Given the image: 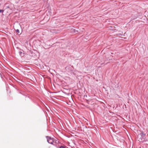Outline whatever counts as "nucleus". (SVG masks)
<instances>
[{
    "label": "nucleus",
    "mask_w": 148,
    "mask_h": 148,
    "mask_svg": "<svg viewBox=\"0 0 148 148\" xmlns=\"http://www.w3.org/2000/svg\"><path fill=\"white\" fill-rule=\"evenodd\" d=\"M47 141L48 142L51 144H53V143L54 142V141L53 140V138H51L50 137H47Z\"/></svg>",
    "instance_id": "f257e3e1"
},
{
    "label": "nucleus",
    "mask_w": 148,
    "mask_h": 148,
    "mask_svg": "<svg viewBox=\"0 0 148 148\" xmlns=\"http://www.w3.org/2000/svg\"><path fill=\"white\" fill-rule=\"evenodd\" d=\"M111 28H112V29H110L112 30H116L115 27L113 26H111L110 27Z\"/></svg>",
    "instance_id": "f03ea898"
},
{
    "label": "nucleus",
    "mask_w": 148,
    "mask_h": 148,
    "mask_svg": "<svg viewBox=\"0 0 148 148\" xmlns=\"http://www.w3.org/2000/svg\"><path fill=\"white\" fill-rule=\"evenodd\" d=\"M141 135L143 136H145V134L143 133V132H142L141 133Z\"/></svg>",
    "instance_id": "7ed1b4c3"
},
{
    "label": "nucleus",
    "mask_w": 148,
    "mask_h": 148,
    "mask_svg": "<svg viewBox=\"0 0 148 148\" xmlns=\"http://www.w3.org/2000/svg\"><path fill=\"white\" fill-rule=\"evenodd\" d=\"M60 148H65V147L64 146H62L60 147Z\"/></svg>",
    "instance_id": "20e7f679"
},
{
    "label": "nucleus",
    "mask_w": 148,
    "mask_h": 148,
    "mask_svg": "<svg viewBox=\"0 0 148 148\" xmlns=\"http://www.w3.org/2000/svg\"><path fill=\"white\" fill-rule=\"evenodd\" d=\"M16 32L18 33H19V30L18 29L16 30Z\"/></svg>",
    "instance_id": "39448f33"
},
{
    "label": "nucleus",
    "mask_w": 148,
    "mask_h": 148,
    "mask_svg": "<svg viewBox=\"0 0 148 148\" xmlns=\"http://www.w3.org/2000/svg\"><path fill=\"white\" fill-rule=\"evenodd\" d=\"M3 11V10H0V12Z\"/></svg>",
    "instance_id": "423d86ee"
}]
</instances>
